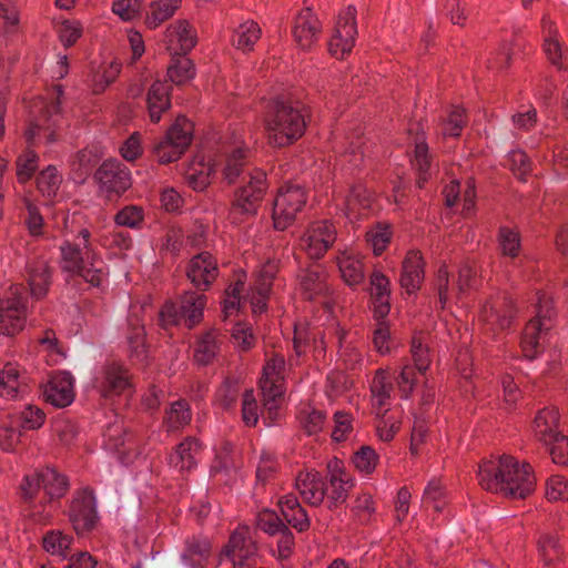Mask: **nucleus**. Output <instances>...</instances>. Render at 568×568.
<instances>
[{
    "label": "nucleus",
    "instance_id": "nucleus-1",
    "mask_svg": "<svg viewBox=\"0 0 568 568\" xmlns=\"http://www.w3.org/2000/svg\"><path fill=\"white\" fill-rule=\"evenodd\" d=\"M244 151L240 146L227 148L205 162L204 156H196L185 171L186 183L195 191H203L210 183V176L217 170L229 183H242L236 190L230 219L241 223L254 216L267 189L266 175L262 170L245 168Z\"/></svg>",
    "mask_w": 568,
    "mask_h": 568
},
{
    "label": "nucleus",
    "instance_id": "nucleus-2",
    "mask_svg": "<svg viewBox=\"0 0 568 568\" xmlns=\"http://www.w3.org/2000/svg\"><path fill=\"white\" fill-rule=\"evenodd\" d=\"M477 476L485 490L506 498L525 499L535 490L536 477L531 466L509 455L484 460L478 466Z\"/></svg>",
    "mask_w": 568,
    "mask_h": 568
},
{
    "label": "nucleus",
    "instance_id": "nucleus-3",
    "mask_svg": "<svg viewBox=\"0 0 568 568\" xmlns=\"http://www.w3.org/2000/svg\"><path fill=\"white\" fill-rule=\"evenodd\" d=\"M69 488V481L57 469L47 467L32 476H26L21 484V498L30 519L39 525L51 521L54 501Z\"/></svg>",
    "mask_w": 568,
    "mask_h": 568
},
{
    "label": "nucleus",
    "instance_id": "nucleus-4",
    "mask_svg": "<svg viewBox=\"0 0 568 568\" xmlns=\"http://www.w3.org/2000/svg\"><path fill=\"white\" fill-rule=\"evenodd\" d=\"M264 124L270 144L286 146L302 136L306 121L303 105L286 95L267 102Z\"/></svg>",
    "mask_w": 568,
    "mask_h": 568
},
{
    "label": "nucleus",
    "instance_id": "nucleus-5",
    "mask_svg": "<svg viewBox=\"0 0 568 568\" xmlns=\"http://www.w3.org/2000/svg\"><path fill=\"white\" fill-rule=\"evenodd\" d=\"M90 232L82 229L75 243L67 241L60 247L63 271L82 277L85 282L98 286L103 277L102 261H100L90 246Z\"/></svg>",
    "mask_w": 568,
    "mask_h": 568
},
{
    "label": "nucleus",
    "instance_id": "nucleus-6",
    "mask_svg": "<svg viewBox=\"0 0 568 568\" xmlns=\"http://www.w3.org/2000/svg\"><path fill=\"white\" fill-rule=\"evenodd\" d=\"M58 113V102H52L42 106L41 115L31 122L29 129L26 131L24 135L29 144V149L24 152L23 155L19 156L17 161V174L21 182L29 180L37 169L38 156L30 149V146L34 143L36 138L43 134L47 143H53L57 141L54 128L57 126L55 116Z\"/></svg>",
    "mask_w": 568,
    "mask_h": 568
},
{
    "label": "nucleus",
    "instance_id": "nucleus-7",
    "mask_svg": "<svg viewBox=\"0 0 568 568\" xmlns=\"http://www.w3.org/2000/svg\"><path fill=\"white\" fill-rule=\"evenodd\" d=\"M205 305V296L185 292L179 303L168 302L159 312V324L163 328L183 325L192 328L200 323Z\"/></svg>",
    "mask_w": 568,
    "mask_h": 568
},
{
    "label": "nucleus",
    "instance_id": "nucleus-8",
    "mask_svg": "<svg viewBox=\"0 0 568 568\" xmlns=\"http://www.w3.org/2000/svg\"><path fill=\"white\" fill-rule=\"evenodd\" d=\"M558 422L559 415L555 408H544L535 417L534 433L536 438L547 446L555 464L567 465L568 438L556 430Z\"/></svg>",
    "mask_w": 568,
    "mask_h": 568
},
{
    "label": "nucleus",
    "instance_id": "nucleus-9",
    "mask_svg": "<svg viewBox=\"0 0 568 568\" xmlns=\"http://www.w3.org/2000/svg\"><path fill=\"white\" fill-rule=\"evenodd\" d=\"M534 312L536 316L527 323L521 338L523 353L529 359L535 358L542 351L547 332L550 329L551 305L550 298L545 293H538Z\"/></svg>",
    "mask_w": 568,
    "mask_h": 568
},
{
    "label": "nucleus",
    "instance_id": "nucleus-10",
    "mask_svg": "<svg viewBox=\"0 0 568 568\" xmlns=\"http://www.w3.org/2000/svg\"><path fill=\"white\" fill-rule=\"evenodd\" d=\"M93 386L110 404H113L115 398L125 402L133 393L129 371L115 363L106 364L97 372Z\"/></svg>",
    "mask_w": 568,
    "mask_h": 568
},
{
    "label": "nucleus",
    "instance_id": "nucleus-11",
    "mask_svg": "<svg viewBox=\"0 0 568 568\" xmlns=\"http://www.w3.org/2000/svg\"><path fill=\"white\" fill-rule=\"evenodd\" d=\"M192 141V124L179 116L166 134L154 145V155L162 164L176 161Z\"/></svg>",
    "mask_w": 568,
    "mask_h": 568
},
{
    "label": "nucleus",
    "instance_id": "nucleus-12",
    "mask_svg": "<svg viewBox=\"0 0 568 568\" xmlns=\"http://www.w3.org/2000/svg\"><path fill=\"white\" fill-rule=\"evenodd\" d=\"M28 297L20 285H12L7 295L0 300V332L13 336L26 324Z\"/></svg>",
    "mask_w": 568,
    "mask_h": 568
},
{
    "label": "nucleus",
    "instance_id": "nucleus-13",
    "mask_svg": "<svg viewBox=\"0 0 568 568\" xmlns=\"http://www.w3.org/2000/svg\"><path fill=\"white\" fill-rule=\"evenodd\" d=\"M306 203L305 191L297 184L282 186L273 204L274 227L286 230Z\"/></svg>",
    "mask_w": 568,
    "mask_h": 568
},
{
    "label": "nucleus",
    "instance_id": "nucleus-14",
    "mask_svg": "<svg viewBox=\"0 0 568 568\" xmlns=\"http://www.w3.org/2000/svg\"><path fill=\"white\" fill-rule=\"evenodd\" d=\"M256 555V546L247 527H239L230 536L221 554L222 561H230L233 568H250Z\"/></svg>",
    "mask_w": 568,
    "mask_h": 568
},
{
    "label": "nucleus",
    "instance_id": "nucleus-15",
    "mask_svg": "<svg viewBox=\"0 0 568 568\" xmlns=\"http://www.w3.org/2000/svg\"><path fill=\"white\" fill-rule=\"evenodd\" d=\"M337 237L335 226L324 220L312 223L301 239V247L311 258H320Z\"/></svg>",
    "mask_w": 568,
    "mask_h": 568
},
{
    "label": "nucleus",
    "instance_id": "nucleus-16",
    "mask_svg": "<svg viewBox=\"0 0 568 568\" xmlns=\"http://www.w3.org/2000/svg\"><path fill=\"white\" fill-rule=\"evenodd\" d=\"M355 16L356 9L353 6H348L339 16L335 32L328 42V51L333 57L344 58L352 51L357 34Z\"/></svg>",
    "mask_w": 568,
    "mask_h": 568
},
{
    "label": "nucleus",
    "instance_id": "nucleus-17",
    "mask_svg": "<svg viewBox=\"0 0 568 568\" xmlns=\"http://www.w3.org/2000/svg\"><path fill=\"white\" fill-rule=\"evenodd\" d=\"M100 189L108 194L121 195L131 186V175L128 168L119 160L104 161L94 174Z\"/></svg>",
    "mask_w": 568,
    "mask_h": 568
},
{
    "label": "nucleus",
    "instance_id": "nucleus-18",
    "mask_svg": "<svg viewBox=\"0 0 568 568\" xmlns=\"http://www.w3.org/2000/svg\"><path fill=\"white\" fill-rule=\"evenodd\" d=\"M257 527L268 535H278L277 551L281 559H287L294 549L293 532L275 510L264 509L257 516Z\"/></svg>",
    "mask_w": 568,
    "mask_h": 568
},
{
    "label": "nucleus",
    "instance_id": "nucleus-19",
    "mask_svg": "<svg viewBox=\"0 0 568 568\" xmlns=\"http://www.w3.org/2000/svg\"><path fill=\"white\" fill-rule=\"evenodd\" d=\"M68 514L78 534L90 531L98 520L92 491L89 489L78 491L71 501Z\"/></svg>",
    "mask_w": 568,
    "mask_h": 568
},
{
    "label": "nucleus",
    "instance_id": "nucleus-20",
    "mask_svg": "<svg viewBox=\"0 0 568 568\" xmlns=\"http://www.w3.org/2000/svg\"><path fill=\"white\" fill-rule=\"evenodd\" d=\"M515 313L516 306L507 296L485 305L480 314L485 332L496 335L498 332L505 331L510 326Z\"/></svg>",
    "mask_w": 568,
    "mask_h": 568
},
{
    "label": "nucleus",
    "instance_id": "nucleus-21",
    "mask_svg": "<svg viewBox=\"0 0 568 568\" xmlns=\"http://www.w3.org/2000/svg\"><path fill=\"white\" fill-rule=\"evenodd\" d=\"M23 276L29 286L30 295L40 300L44 297L52 283V268L42 256H31L26 262Z\"/></svg>",
    "mask_w": 568,
    "mask_h": 568
},
{
    "label": "nucleus",
    "instance_id": "nucleus-22",
    "mask_svg": "<svg viewBox=\"0 0 568 568\" xmlns=\"http://www.w3.org/2000/svg\"><path fill=\"white\" fill-rule=\"evenodd\" d=\"M542 50L558 70L568 69V49L560 41L556 23L545 14L541 19Z\"/></svg>",
    "mask_w": 568,
    "mask_h": 568
},
{
    "label": "nucleus",
    "instance_id": "nucleus-23",
    "mask_svg": "<svg viewBox=\"0 0 568 568\" xmlns=\"http://www.w3.org/2000/svg\"><path fill=\"white\" fill-rule=\"evenodd\" d=\"M217 274L216 261L209 252H201L192 257L186 271L187 278L199 291H206Z\"/></svg>",
    "mask_w": 568,
    "mask_h": 568
},
{
    "label": "nucleus",
    "instance_id": "nucleus-24",
    "mask_svg": "<svg viewBox=\"0 0 568 568\" xmlns=\"http://www.w3.org/2000/svg\"><path fill=\"white\" fill-rule=\"evenodd\" d=\"M42 395L45 402L55 407H65L74 399L73 377L68 372L53 374L43 386Z\"/></svg>",
    "mask_w": 568,
    "mask_h": 568
},
{
    "label": "nucleus",
    "instance_id": "nucleus-25",
    "mask_svg": "<svg viewBox=\"0 0 568 568\" xmlns=\"http://www.w3.org/2000/svg\"><path fill=\"white\" fill-rule=\"evenodd\" d=\"M28 392L29 384L26 371L11 363L6 364L0 372V397L18 399Z\"/></svg>",
    "mask_w": 568,
    "mask_h": 568
},
{
    "label": "nucleus",
    "instance_id": "nucleus-26",
    "mask_svg": "<svg viewBox=\"0 0 568 568\" xmlns=\"http://www.w3.org/2000/svg\"><path fill=\"white\" fill-rule=\"evenodd\" d=\"M202 453V445L194 437H186L169 457V465L179 473L193 470Z\"/></svg>",
    "mask_w": 568,
    "mask_h": 568
},
{
    "label": "nucleus",
    "instance_id": "nucleus-27",
    "mask_svg": "<svg viewBox=\"0 0 568 568\" xmlns=\"http://www.w3.org/2000/svg\"><path fill=\"white\" fill-rule=\"evenodd\" d=\"M335 261L341 276L347 285L355 286L363 282L365 277L363 261L353 250H339Z\"/></svg>",
    "mask_w": 568,
    "mask_h": 568
},
{
    "label": "nucleus",
    "instance_id": "nucleus-28",
    "mask_svg": "<svg viewBox=\"0 0 568 568\" xmlns=\"http://www.w3.org/2000/svg\"><path fill=\"white\" fill-rule=\"evenodd\" d=\"M321 23L310 8L300 12L293 29L296 43L302 49H308L317 40Z\"/></svg>",
    "mask_w": 568,
    "mask_h": 568
},
{
    "label": "nucleus",
    "instance_id": "nucleus-29",
    "mask_svg": "<svg viewBox=\"0 0 568 568\" xmlns=\"http://www.w3.org/2000/svg\"><path fill=\"white\" fill-rule=\"evenodd\" d=\"M296 487L304 500L312 506L321 505L328 490L324 478L315 470L301 474Z\"/></svg>",
    "mask_w": 568,
    "mask_h": 568
},
{
    "label": "nucleus",
    "instance_id": "nucleus-30",
    "mask_svg": "<svg viewBox=\"0 0 568 568\" xmlns=\"http://www.w3.org/2000/svg\"><path fill=\"white\" fill-rule=\"evenodd\" d=\"M277 469L278 463L275 455L263 450L256 466L255 485L253 488L254 496H260L266 491L267 487H275Z\"/></svg>",
    "mask_w": 568,
    "mask_h": 568
},
{
    "label": "nucleus",
    "instance_id": "nucleus-31",
    "mask_svg": "<svg viewBox=\"0 0 568 568\" xmlns=\"http://www.w3.org/2000/svg\"><path fill=\"white\" fill-rule=\"evenodd\" d=\"M424 281V263L419 252L412 251L403 262L400 284L409 294L419 290Z\"/></svg>",
    "mask_w": 568,
    "mask_h": 568
},
{
    "label": "nucleus",
    "instance_id": "nucleus-32",
    "mask_svg": "<svg viewBox=\"0 0 568 568\" xmlns=\"http://www.w3.org/2000/svg\"><path fill=\"white\" fill-rule=\"evenodd\" d=\"M280 517L298 532L306 531L310 528V518L306 510L300 505L294 496H284L278 501Z\"/></svg>",
    "mask_w": 568,
    "mask_h": 568
},
{
    "label": "nucleus",
    "instance_id": "nucleus-33",
    "mask_svg": "<svg viewBox=\"0 0 568 568\" xmlns=\"http://www.w3.org/2000/svg\"><path fill=\"white\" fill-rule=\"evenodd\" d=\"M371 295L374 314L377 320H384L389 313V280L379 271L371 275Z\"/></svg>",
    "mask_w": 568,
    "mask_h": 568
},
{
    "label": "nucleus",
    "instance_id": "nucleus-34",
    "mask_svg": "<svg viewBox=\"0 0 568 568\" xmlns=\"http://www.w3.org/2000/svg\"><path fill=\"white\" fill-rule=\"evenodd\" d=\"M170 87L163 82H154L149 89L146 97V106L149 116L152 122L158 123L161 119V113L169 110L171 101L169 98Z\"/></svg>",
    "mask_w": 568,
    "mask_h": 568
},
{
    "label": "nucleus",
    "instance_id": "nucleus-35",
    "mask_svg": "<svg viewBox=\"0 0 568 568\" xmlns=\"http://www.w3.org/2000/svg\"><path fill=\"white\" fill-rule=\"evenodd\" d=\"M301 290L306 298L313 300L328 291L326 274L321 265H313L301 276Z\"/></svg>",
    "mask_w": 568,
    "mask_h": 568
},
{
    "label": "nucleus",
    "instance_id": "nucleus-36",
    "mask_svg": "<svg viewBox=\"0 0 568 568\" xmlns=\"http://www.w3.org/2000/svg\"><path fill=\"white\" fill-rule=\"evenodd\" d=\"M221 343V335L215 329L204 333L194 349L195 362L201 365L211 363L217 354Z\"/></svg>",
    "mask_w": 568,
    "mask_h": 568
},
{
    "label": "nucleus",
    "instance_id": "nucleus-37",
    "mask_svg": "<svg viewBox=\"0 0 568 568\" xmlns=\"http://www.w3.org/2000/svg\"><path fill=\"white\" fill-rule=\"evenodd\" d=\"M268 385L270 384L263 386V390H261L263 395V409L261 412V416L267 426L278 420L281 416L280 408L284 397V389L273 388L272 390V385Z\"/></svg>",
    "mask_w": 568,
    "mask_h": 568
},
{
    "label": "nucleus",
    "instance_id": "nucleus-38",
    "mask_svg": "<svg viewBox=\"0 0 568 568\" xmlns=\"http://www.w3.org/2000/svg\"><path fill=\"white\" fill-rule=\"evenodd\" d=\"M354 486V479L344 470H335L331 474L329 487H327L331 506H337L346 500L348 491Z\"/></svg>",
    "mask_w": 568,
    "mask_h": 568
},
{
    "label": "nucleus",
    "instance_id": "nucleus-39",
    "mask_svg": "<svg viewBox=\"0 0 568 568\" xmlns=\"http://www.w3.org/2000/svg\"><path fill=\"white\" fill-rule=\"evenodd\" d=\"M104 437L108 449L114 450L122 463H129L130 457L125 455L131 448V438L126 435L123 427L119 424L109 426Z\"/></svg>",
    "mask_w": 568,
    "mask_h": 568
},
{
    "label": "nucleus",
    "instance_id": "nucleus-40",
    "mask_svg": "<svg viewBox=\"0 0 568 568\" xmlns=\"http://www.w3.org/2000/svg\"><path fill=\"white\" fill-rule=\"evenodd\" d=\"M276 272L277 264L273 261H267L262 265L255 286L257 297L255 298V302H253L254 311H263L272 281L275 277Z\"/></svg>",
    "mask_w": 568,
    "mask_h": 568
},
{
    "label": "nucleus",
    "instance_id": "nucleus-41",
    "mask_svg": "<svg viewBox=\"0 0 568 568\" xmlns=\"http://www.w3.org/2000/svg\"><path fill=\"white\" fill-rule=\"evenodd\" d=\"M72 537L60 530H50L42 537V547L51 556L69 558Z\"/></svg>",
    "mask_w": 568,
    "mask_h": 568
},
{
    "label": "nucleus",
    "instance_id": "nucleus-42",
    "mask_svg": "<svg viewBox=\"0 0 568 568\" xmlns=\"http://www.w3.org/2000/svg\"><path fill=\"white\" fill-rule=\"evenodd\" d=\"M285 369V359L283 355L274 354L268 358L264 366L263 376L260 381V389L263 390V386L266 384L272 385V389H283V373Z\"/></svg>",
    "mask_w": 568,
    "mask_h": 568
},
{
    "label": "nucleus",
    "instance_id": "nucleus-43",
    "mask_svg": "<svg viewBox=\"0 0 568 568\" xmlns=\"http://www.w3.org/2000/svg\"><path fill=\"white\" fill-rule=\"evenodd\" d=\"M181 0H156L150 4L146 12L145 24L150 29L159 27L162 22L171 18L179 8Z\"/></svg>",
    "mask_w": 568,
    "mask_h": 568
},
{
    "label": "nucleus",
    "instance_id": "nucleus-44",
    "mask_svg": "<svg viewBox=\"0 0 568 568\" xmlns=\"http://www.w3.org/2000/svg\"><path fill=\"white\" fill-rule=\"evenodd\" d=\"M210 549L207 539H193L187 542L182 560L190 568H200L209 558Z\"/></svg>",
    "mask_w": 568,
    "mask_h": 568
},
{
    "label": "nucleus",
    "instance_id": "nucleus-45",
    "mask_svg": "<svg viewBox=\"0 0 568 568\" xmlns=\"http://www.w3.org/2000/svg\"><path fill=\"white\" fill-rule=\"evenodd\" d=\"M260 37L261 29L258 24L254 21H245L234 31L233 44L242 51H250Z\"/></svg>",
    "mask_w": 568,
    "mask_h": 568
},
{
    "label": "nucleus",
    "instance_id": "nucleus-46",
    "mask_svg": "<svg viewBox=\"0 0 568 568\" xmlns=\"http://www.w3.org/2000/svg\"><path fill=\"white\" fill-rule=\"evenodd\" d=\"M191 409L186 400L179 399L171 404L166 413L165 426L169 432L179 429L191 420Z\"/></svg>",
    "mask_w": 568,
    "mask_h": 568
},
{
    "label": "nucleus",
    "instance_id": "nucleus-47",
    "mask_svg": "<svg viewBox=\"0 0 568 568\" xmlns=\"http://www.w3.org/2000/svg\"><path fill=\"white\" fill-rule=\"evenodd\" d=\"M20 422L14 417H7L0 420V448L11 450L19 443L21 437Z\"/></svg>",
    "mask_w": 568,
    "mask_h": 568
},
{
    "label": "nucleus",
    "instance_id": "nucleus-48",
    "mask_svg": "<svg viewBox=\"0 0 568 568\" xmlns=\"http://www.w3.org/2000/svg\"><path fill=\"white\" fill-rule=\"evenodd\" d=\"M170 80L176 84H182L194 77V67L185 54L174 57L172 64L168 69Z\"/></svg>",
    "mask_w": 568,
    "mask_h": 568
},
{
    "label": "nucleus",
    "instance_id": "nucleus-49",
    "mask_svg": "<svg viewBox=\"0 0 568 568\" xmlns=\"http://www.w3.org/2000/svg\"><path fill=\"white\" fill-rule=\"evenodd\" d=\"M22 203L27 212L24 222L29 230V233L36 237L43 235L44 222L42 215L39 212L38 206L28 196L22 197Z\"/></svg>",
    "mask_w": 568,
    "mask_h": 568
},
{
    "label": "nucleus",
    "instance_id": "nucleus-50",
    "mask_svg": "<svg viewBox=\"0 0 568 568\" xmlns=\"http://www.w3.org/2000/svg\"><path fill=\"white\" fill-rule=\"evenodd\" d=\"M143 310H144L143 306H140V307L132 306L130 314H129V318H128V323H129L128 338H129L132 347H134L135 349H138L144 343V336H145L144 324L142 323V321L139 317V313Z\"/></svg>",
    "mask_w": 568,
    "mask_h": 568
},
{
    "label": "nucleus",
    "instance_id": "nucleus-51",
    "mask_svg": "<svg viewBox=\"0 0 568 568\" xmlns=\"http://www.w3.org/2000/svg\"><path fill=\"white\" fill-rule=\"evenodd\" d=\"M61 183V176L58 174L54 166L49 165L44 169L37 179L38 190L43 196L51 197L55 195Z\"/></svg>",
    "mask_w": 568,
    "mask_h": 568
},
{
    "label": "nucleus",
    "instance_id": "nucleus-52",
    "mask_svg": "<svg viewBox=\"0 0 568 568\" xmlns=\"http://www.w3.org/2000/svg\"><path fill=\"white\" fill-rule=\"evenodd\" d=\"M171 36L178 39L181 52L186 54L196 43L195 33L186 21H179L170 29Z\"/></svg>",
    "mask_w": 568,
    "mask_h": 568
},
{
    "label": "nucleus",
    "instance_id": "nucleus-53",
    "mask_svg": "<svg viewBox=\"0 0 568 568\" xmlns=\"http://www.w3.org/2000/svg\"><path fill=\"white\" fill-rule=\"evenodd\" d=\"M262 409H260L253 389H246L242 397V420L246 426H255Z\"/></svg>",
    "mask_w": 568,
    "mask_h": 568
},
{
    "label": "nucleus",
    "instance_id": "nucleus-54",
    "mask_svg": "<svg viewBox=\"0 0 568 568\" xmlns=\"http://www.w3.org/2000/svg\"><path fill=\"white\" fill-rule=\"evenodd\" d=\"M422 503L425 507H432L437 513H440L445 508L446 498L438 481L430 480L428 483L424 490Z\"/></svg>",
    "mask_w": 568,
    "mask_h": 568
},
{
    "label": "nucleus",
    "instance_id": "nucleus-55",
    "mask_svg": "<svg viewBox=\"0 0 568 568\" xmlns=\"http://www.w3.org/2000/svg\"><path fill=\"white\" fill-rule=\"evenodd\" d=\"M143 220V210L136 205H128L120 210L114 216V221L119 226L130 229H140Z\"/></svg>",
    "mask_w": 568,
    "mask_h": 568
},
{
    "label": "nucleus",
    "instance_id": "nucleus-56",
    "mask_svg": "<svg viewBox=\"0 0 568 568\" xmlns=\"http://www.w3.org/2000/svg\"><path fill=\"white\" fill-rule=\"evenodd\" d=\"M121 71V64L116 61L109 63L102 70H99L93 77V90L101 93L111 84Z\"/></svg>",
    "mask_w": 568,
    "mask_h": 568
},
{
    "label": "nucleus",
    "instance_id": "nucleus-57",
    "mask_svg": "<svg viewBox=\"0 0 568 568\" xmlns=\"http://www.w3.org/2000/svg\"><path fill=\"white\" fill-rule=\"evenodd\" d=\"M240 392L239 382L235 378L227 377L217 392V400L220 405L230 410L234 407Z\"/></svg>",
    "mask_w": 568,
    "mask_h": 568
},
{
    "label": "nucleus",
    "instance_id": "nucleus-58",
    "mask_svg": "<svg viewBox=\"0 0 568 568\" xmlns=\"http://www.w3.org/2000/svg\"><path fill=\"white\" fill-rule=\"evenodd\" d=\"M390 235L392 233L387 225L378 224L366 233V239L374 253L379 255L389 243Z\"/></svg>",
    "mask_w": 568,
    "mask_h": 568
},
{
    "label": "nucleus",
    "instance_id": "nucleus-59",
    "mask_svg": "<svg viewBox=\"0 0 568 568\" xmlns=\"http://www.w3.org/2000/svg\"><path fill=\"white\" fill-rule=\"evenodd\" d=\"M499 245L506 256L516 257L520 251V240L517 232L506 226L499 229Z\"/></svg>",
    "mask_w": 568,
    "mask_h": 568
},
{
    "label": "nucleus",
    "instance_id": "nucleus-60",
    "mask_svg": "<svg viewBox=\"0 0 568 568\" xmlns=\"http://www.w3.org/2000/svg\"><path fill=\"white\" fill-rule=\"evenodd\" d=\"M413 165L418 172V183L422 186L427 180V172L429 168L428 149L423 142L415 141L414 160Z\"/></svg>",
    "mask_w": 568,
    "mask_h": 568
},
{
    "label": "nucleus",
    "instance_id": "nucleus-61",
    "mask_svg": "<svg viewBox=\"0 0 568 568\" xmlns=\"http://www.w3.org/2000/svg\"><path fill=\"white\" fill-rule=\"evenodd\" d=\"M393 386L387 381L386 373L384 371H378L373 379L372 392L379 406H384L390 398Z\"/></svg>",
    "mask_w": 568,
    "mask_h": 568
},
{
    "label": "nucleus",
    "instance_id": "nucleus-62",
    "mask_svg": "<svg viewBox=\"0 0 568 568\" xmlns=\"http://www.w3.org/2000/svg\"><path fill=\"white\" fill-rule=\"evenodd\" d=\"M377 455L369 446H362L353 457L355 467L364 473H372L376 466Z\"/></svg>",
    "mask_w": 568,
    "mask_h": 568
},
{
    "label": "nucleus",
    "instance_id": "nucleus-63",
    "mask_svg": "<svg viewBox=\"0 0 568 568\" xmlns=\"http://www.w3.org/2000/svg\"><path fill=\"white\" fill-rule=\"evenodd\" d=\"M143 6V0H116L112 4V10L121 19L130 21L138 17Z\"/></svg>",
    "mask_w": 568,
    "mask_h": 568
},
{
    "label": "nucleus",
    "instance_id": "nucleus-64",
    "mask_svg": "<svg viewBox=\"0 0 568 568\" xmlns=\"http://www.w3.org/2000/svg\"><path fill=\"white\" fill-rule=\"evenodd\" d=\"M325 415L317 409H306L301 413L303 428L308 435L318 434L324 424Z\"/></svg>",
    "mask_w": 568,
    "mask_h": 568
}]
</instances>
